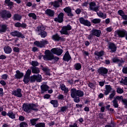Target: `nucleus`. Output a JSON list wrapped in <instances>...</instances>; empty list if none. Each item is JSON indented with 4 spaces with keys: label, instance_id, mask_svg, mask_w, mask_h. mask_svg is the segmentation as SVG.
<instances>
[{
    "label": "nucleus",
    "instance_id": "4c0bfd02",
    "mask_svg": "<svg viewBox=\"0 0 127 127\" xmlns=\"http://www.w3.org/2000/svg\"><path fill=\"white\" fill-rule=\"evenodd\" d=\"M101 20L100 18H95L91 20L92 23L93 24H99V23H101Z\"/></svg>",
    "mask_w": 127,
    "mask_h": 127
},
{
    "label": "nucleus",
    "instance_id": "de8ad7c7",
    "mask_svg": "<svg viewBox=\"0 0 127 127\" xmlns=\"http://www.w3.org/2000/svg\"><path fill=\"white\" fill-rule=\"evenodd\" d=\"M112 103L113 104V106L114 107V108H119V103H118V100L114 99L112 101Z\"/></svg>",
    "mask_w": 127,
    "mask_h": 127
},
{
    "label": "nucleus",
    "instance_id": "8fccbe9b",
    "mask_svg": "<svg viewBox=\"0 0 127 127\" xmlns=\"http://www.w3.org/2000/svg\"><path fill=\"white\" fill-rule=\"evenodd\" d=\"M118 14L120 15V16L122 17V18H123V17L124 16V15H125V12L124 11V10H119L118 11Z\"/></svg>",
    "mask_w": 127,
    "mask_h": 127
},
{
    "label": "nucleus",
    "instance_id": "338daca9",
    "mask_svg": "<svg viewBox=\"0 0 127 127\" xmlns=\"http://www.w3.org/2000/svg\"><path fill=\"white\" fill-rule=\"evenodd\" d=\"M69 127H79L78 126V123H75L73 124V125H69Z\"/></svg>",
    "mask_w": 127,
    "mask_h": 127
},
{
    "label": "nucleus",
    "instance_id": "bb28decb",
    "mask_svg": "<svg viewBox=\"0 0 127 127\" xmlns=\"http://www.w3.org/2000/svg\"><path fill=\"white\" fill-rule=\"evenodd\" d=\"M34 45L35 46L39 47V48H43L44 47V44L42 43V42H39L38 41H36L34 42Z\"/></svg>",
    "mask_w": 127,
    "mask_h": 127
},
{
    "label": "nucleus",
    "instance_id": "58836bf2",
    "mask_svg": "<svg viewBox=\"0 0 127 127\" xmlns=\"http://www.w3.org/2000/svg\"><path fill=\"white\" fill-rule=\"evenodd\" d=\"M23 81L24 84H28L30 81V77L24 75Z\"/></svg>",
    "mask_w": 127,
    "mask_h": 127
},
{
    "label": "nucleus",
    "instance_id": "20e7f679",
    "mask_svg": "<svg viewBox=\"0 0 127 127\" xmlns=\"http://www.w3.org/2000/svg\"><path fill=\"white\" fill-rule=\"evenodd\" d=\"M45 27L43 26H38L37 27V31L38 35H40L41 38H45L47 36V32L45 31Z\"/></svg>",
    "mask_w": 127,
    "mask_h": 127
},
{
    "label": "nucleus",
    "instance_id": "f03ea898",
    "mask_svg": "<svg viewBox=\"0 0 127 127\" xmlns=\"http://www.w3.org/2000/svg\"><path fill=\"white\" fill-rule=\"evenodd\" d=\"M22 109L24 112L27 113V114L31 113L32 111L38 112L37 105L34 103H24L22 105Z\"/></svg>",
    "mask_w": 127,
    "mask_h": 127
},
{
    "label": "nucleus",
    "instance_id": "f3484780",
    "mask_svg": "<svg viewBox=\"0 0 127 127\" xmlns=\"http://www.w3.org/2000/svg\"><path fill=\"white\" fill-rule=\"evenodd\" d=\"M117 33L119 37L123 38L124 37H126V35L127 34V31L125 29L117 30Z\"/></svg>",
    "mask_w": 127,
    "mask_h": 127
},
{
    "label": "nucleus",
    "instance_id": "39448f33",
    "mask_svg": "<svg viewBox=\"0 0 127 127\" xmlns=\"http://www.w3.org/2000/svg\"><path fill=\"white\" fill-rule=\"evenodd\" d=\"M69 30H72V26L70 24H67L66 26H63L60 32L62 35L69 36V33L68 32Z\"/></svg>",
    "mask_w": 127,
    "mask_h": 127
},
{
    "label": "nucleus",
    "instance_id": "dca6fc26",
    "mask_svg": "<svg viewBox=\"0 0 127 127\" xmlns=\"http://www.w3.org/2000/svg\"><path fill=\"white\" fill-rule=\"evenodd\" d=\"M71 59H72V58L69 53V51H66L64 55L63 60L65 62H69Z\"/></svg>",
    "mask_w": 127,
    "mask_h": 127
},
{
    "label": "nucleus",
    "instance_id": "cd10ccee",
    "mask_svg": "<svg viewBox=\"0 0 127 127\" xmlns=\"http://www.w3.org/2000/svg\"><path fill=\"white\" fill-rule=\"evenodd\" d=\"M13 20L15 21L18 20V21H20L21 20V18H22V16L19 15V14H14L13 16Z\"/></svg>",
    "mask_w": 127,
    "mask_h": 127
},
{
    "label": "nucleus",
    "instance_id": "a18cd8bd",
    "mask_svg": "<svg viewBox=\"0 0 127 127\" xmlns=\"http://www.w3.org/2000/svg\"><path fill=\"white\" fill-rule=\"evenodd\" d=\"M120 83L127 86V76H125L124 79L123 78H122Z\"/></svg>",
    "mask_w": 127,
    "mask_h": 127
},
{
    "label": "nucleus",
    "instance_id": "9d476101",
    "mask_svg": "<svg viewBox=\"0 0 127 127\" xmlns=\"http://www.w3.org/2000/svg\"><path fill=\"white\" fill-rule=\"evenodd\" d=\"M64 11L66 13V15L69 17V18H72L74 16V14L72 11V8L70 6L65 7L64 8Z\"/></svg>",
    "mask_w": 127,
    "mask_h": 127
},
{
    "label": "nucleus",
    "instance_id": "a878e982",
    "mask_svg": "<svg viewBox=\"0 0 127 127\" xmlns=\"http://www.w3.org/2000/svg\"><path fill=\"white\" fill-rule=\"evenodd\" d=\"M6 30H7V26L6 24L1 25L0 29V33H5Z\"/></svg>",
    "mask_w": 127,
    "mask_h": 127
},
{
    "label": "nucleus",
    "instance_id": "6e6552de",
    "mask_svg": "<svg viewBox=\"0 0 127 127\" xmlns=\"http://www.w3.org/2000/svg\"><path fill=\"white\" fill-rule=\"evenodd\" d=\"M51 53L60 56L63 53V50L60 48H54L51 50Z\"/></svg>",
    "mask_w": 127,
    "mask_h": 127
},
{
    "label": "nucleus",
    "instance_id": "0eeeda50",
    "mask_svg": "<svg viewBox=\"0 0 127 127\" xmlns=\"http://www.w3.org/2000/svg\"><path fill=\"white\" fill-rule=\"evenodd\" d=\"M109 70L105 67L101 66L97 69V73H98L99 76H105L108 74Z\"/></svg>",
    "mask_w": 127,
    "mask_h": 127
},
{
    "label": "nucleus",
    "instance_id": "e433bc0d",
    "mask_svg": "<svg viewBox=\"0 0 127 127\" xmlns=\"http://www.w3.org/2000/svg\"><path fill=\"white\" fill-rule=\"evenodd\" d=\"M51 5H53L54 7H60V4H59V2H58V1L57 0H55L54 2H51Z\"/></svg>",
    "mask_w": 127,
    "mask_h": 127
},
{
    "label": "nucleus",
    "instance_id": "a211bd4d",
    "mask_svg": "<svg viewBox=\"0 0 127 127\" xmlns=\"http://www.w3.org/2000/svg\"><path fill=\"white\" fill-rule=\"evenodd\" d=\"M41 88V92L40 93V95H42L45 93V92H47L48 90H49V86L47 84H42L40 86Z\"/></svg>",
    "mask_w": 127,
    "mask_h": 127
},
{
    "label": "nucleus",
    "instance_id": "2eb2a0df",
    "mask_svg": "<svg viewBox=\"0 0 127 127\" xmlns=\"http://www.w3.org/2000/svg\"><path fill=\"white\" fill-rule=\"evenodd\" d=\"M108 48L111 50L112 53H114L117 51V46L113 42L108 43Z\"/></svg>",
    "mask_w": 127,
    "mask_h": 127
},
{
    "label": "nucleus",
    "instance_id": "5701e85b",
    "mask_svg": "<svg viewBox=\"0 0 127 127\" xmlns=\"http://www.w3.org/2000/svg\"><path fill=\"white\" fill-rule=\"evenodd\" d=\"M41 68L42 71L46 73L47 76H50V69H49L47 66H44L43 65H41Z\"/></svg>",
    "mask_w": 127,
    "mask_h": 127
},
{
    "label": "nucleus",
    "instance_id": "a19ab883",
    "mask_svg": "<svg viewBox=\"0 0 127 127\" xmlns=\"http://www.w3.org/2000/svg\"><path fill=\"white\" fill-rule=\"evenodd\" d=\"M97 14L99 17H101V18H103V19H105V18H107V15L105 14H104V13L103 12H97Z\"/></svg>",
    "mask_w": 127,
    "mask_h": 127
},
{
    "label": "nucleus",
    "instance_id": "052dcab7",
    "mask_svg": "<svg viewBox=\"0 0 127 127\" xmlns=\"http://www.w3.org/2000/svg\"><path fill=\"white\" fill-rule=\"evenodd\" d=\"M117 92L118 94H123L124 93V90L122 89L121 87L117 88Z\"/></svg>",
    "mask_w": 127,
    "mask_h": 127
},
{
    "label": "nucleus",
    "instance_id": "6ab92c4d",
    "mask_svg": "<svg viewBox=\"0 0 127 127\" xmlns=\"http://www.w3.org/2000/svg\"><path fill=\"white\" fill-rule=\"evenodd\" d=\"M15 27L23 28V29H26L27 27V25L25 23H20L19 22H17L14 24Z\"/></svg>",
    "mask_w": 127,
    "mask_h": 127
},
{
    "label": "nucleus",
    "instance_id": "49530a36",
    "mask_svg": "<svg viewBox=\"0 0 127 127\" xmlns=\"http://www.w3.org/2000/svg\"><path fill=\"white\" fill-rule=\"evenodd\" d=\"M4 3L7 4L8 6H11L13 5V2L10 1V0H5Z\"/></svg>",
    "mask_w": 127,
    "mask_h": 127
},
{
    "label": "nucleus",
    "instance_id": "f257e3e1",
    "mask_svg": "<svg viewBox=\"0 0 127 127\" xmlns=\"http://www.w3.org/2000/svg\"><path fill=\"white\" fill-rule=\"evenodd\" d=\"M71 97L73 99L74 103H80V98L84 96V91L74 88H71L70 90Z\"/></svg>",
    "mask_w": 127,
    "mask_h": 127
},
{
    "label": "nucleus",
    "instance_id": "603ef678",
    "mask_svg": "<svg viewBox=\"0 0 127 127\" xmlns=\"http://www.w3.org/2000/svg\"><path fill=\"white\" fill-rule=\"evenodd\" d=\"M30 75H31V69L28 68L24 76H26L27 77H30Z\"/></svg>",
    "mask_w": 127,
    "mask_h": 127
},
{
    "label": "nucleus",
    "instance_id": "864d4df0",
    "mask_svg": "<svg viewBox=\"0 0 127 127\" xmlns=\"http://www.w3.org/2000/svg\"><path fill=\"white\" fill-rule=\"evenodd\" d=\"M91 33H90L89 35H87L88 36H86V37L88 40H92V39L94 38V34L92 32Z\"/></svg>",
    "mask_w": 127,
    "mask_h": 127
},
{
    "label": "nucleus",
    "instance_id": "e2e57ef3",
    "mask_svg": "<svg viewBox=\"0 0 127 127\" xmlns=\"http://www.w3.org/2000/svg\"><path fill=\"white\" fill-rule=\"evenodd\" d=\"M8 77V75L7 74H3L1 75V78L3 79V80H7V77Z\"/></svg>",
    "mask_w": 127,
    "mask_h": 127
},
{
    "label": "nucleus",
    "instance_id": "b1692460",
    "mask_svg": "<svg viewBox=\"0 0 127 127\" xmlns=\"http://www.w3.org/2000/svg\"><path fill=\"white\" fill-rule=\"evenodd\" d=\"M105 89L106 90H105L104 94L106 96H108V95H109V94L111 93L112 90V86H111V85H106Z\"/></svg>",
    "mask_w": 127,
    "mask_h": 127
},
{
    "label": "nucleus",
    "instance_id": "37998d69",
    "mask_svg": "<svg viewBox=\"0 0 127 127\" xmlns=\"http://www.w3.org/2000/svg\"><path fill=\"white\" fill-rule=\"evenodd\" d=\"M36 75L34 74L31 76H30V83H34L35 81H36Z\"/></svg>",
    "mask_w": 127,
    "mask_h": 127
},
{
    "label": "nucleus",
    "instance_id": "3c124183",
    "mask_svg": "<svg viewBox=\"0 0 127 127\" xmlns=\"http://www.w3.org/2000/svg\"><path fill=\"white\" fill-rule=\"evenodd\" d=\"M19 127H28V124L25 122H22L20 123Z\"/></svg>",
    "mask_w": 127,
    "mask_h": 127
},
{
    "label": "nucleus",
    "instance_id": "c9c22d12",
    "mask_svg": "<svg viewBox=\"0 0 127 127\" xmlns=\"http://www.w3.org/2000/svg\"><path fill=\"white\" fill-rule=\"evenodd\" d=\"M74 70H76L77 71L79 70H81V68H82V64H81L80 63H76L74 65Z\"/></svg>",
    "mask_w": 127,
    "mask_h": 127
},
{
    "label": "nucleus",
    "instance_id": "c03bdc74",
    "mask_svg": "<svg viewBox=\"0 0 127 127\" xmlns=\"http://www.w3.org/2000/svg\"><path fill=\"white\" fill-rule=\"evenodd\" d=\"M32 66L31 67H37L39 65V63L37 61H32L31 63Z\"/></svg>",
    "mask_w": 127,
    "mask_h": 127
},
{
    "label": "nucleus",
    "instance_id": "4d7b16f0",
    "mask_svg": "<svg viewBox=\"0 0 127 127\" xmlns=\"http://www.w3.org/2000/svg\"><path fill=\"white\" fill-rule=\"evenodd\" d=\"M116 96V90H113L112 93L109 95V99H114V97Z\"/></svg>",
    "mask_w": 127,
    "mask_h": 127
},
{
    "label": "nucleus",
    "instance_id": "c756f323",
    "mask_svg": "<svg viewBox=\"0 0 127 127\" xmlns=\"http://www.w3.org/2000/svg\"><path fill=\"white\" fill-rule=\"evenodd\" d=\"M60 88L62 91H64V94H68V92H69V89L66 87V86L63 84L60 85Z\"/></svg>",
    "mask_w": 127,
    "mask_h": 127
},
{
    "label": "nucleus",
    "instance_id": "f704fd0d",
    "mask_svg": "<svg viewBox=\"0 0 127 127\" xmlns=\"http://www.w3.org/2000/svg\"><path fill=\"white\" fill-rule=\"evenodd\" d=\"M50 103L53 105L54 108H57L59 106V103H58V100H52Z\"/></svg>",
    "mask_w": 127,
    "mask_h": 127
},
{
    "label": "nucleus",
    "instance_id": "7ed1b4c3",
    "mask_svg": "<svg viewBox=\"0 0 127 127\" xmlns=\"http://www.w3.org/2000/svg\"><path fill=\"white\" fill-rule=\"evenodd\" d=\"M45 55L44 57V59H46L47 61H52L54 60V62L57 63V62L60 60L59 57L54 56V54H52L50 50H47L45 51Z\"/></svg>",
    "mask_w": 127,
    "mask_h": 127
},
{
    "label": "nucleus",
    "instance_id": "4468645a",
    "mask_svg": "<svg viewBox=\"0 0 127 127\" xmlns=\"http://www.w3.org/2000/svg\"><path fill=\"white\" fill-rule=\"evenodd\" d=\"M52 40H54V41H58V42H59L60 41H64V38L60 37L58 33H56L55 34L53 35L52 36Z\"/></svg>",
    "mask_w": 127,
    "mask_h": 127
},
{
    "label": "nucleus",
    "instance_id": "ddd939ff",
    "mask_svg": "<svg viewBox=\"0 0 127 127\" xmlns=\"http://www.w3.org/2000/svg\"><path fill=\"white\" fill-rule=\"evenodd\" d=\"M96 5H97L96 2L93 1L90 2L89 3V8L90 10H93V11H95V12L99 11V6H96Z\"/></svg>",
    "mask_w": 127,
    "mask_h": 127
},
{
    "label": "nucleus",
    "instance_id": "f8f14e48",
    "mask_svg": "<svg viewBox=\"0 0 127 127\" xmlns=\"http://www.w3.org/2000/svg\"><path fill=\"white\" fill-rule=\"evenodd\" d=\"M22 90L20 88H17L16 90L12 92V95L17 97V98H21L22 97V93H21Z\"/></svg>",
    "mask_w": 127,
    "mask_h": 127
},
{
    "label": "nucleus",
    "instance_id": "680f3d73",
    "mask_svg": "<svg viewBox=\"0 0 127 127\" xmlns=\"http://www.w3.org/2000/svg\"><path fill=\"white\" fill-rule=\"evenodd\" d=\"M68 109V107L67 106H64L62 107L61 108V112H63V113H64V112H66Z\"/></svg>",
    "mask_w": 127,
    "mask_h": 127
},
{
    "label": "nucleus",
    "instance_id": "72a5a7b5",
    "mask_svg": "<svg viewBox=\"0 0 127 127\" xmlns=\"http://www.w3.org/2000/svg\"><path fill=\"white\" fill-rule=\"evenodd\" d=\"M94 54L96 56H98V57H102V56H104V51L102 50L100 52L98 51H95Z\"/></svg>",
    "mask_w": 127,
    "mask_h": 127
},
{
    "label": "nucleus",
    "instance_id": "09e8293b",
    "mask_svg": "<svg viewBox=\"0 0 127 127\" xmlns=\"http://www.w3.org/2000/svg\"><path fill=\"white\" fill-rule=\"evenodd\" d=\"M36 81L38 82H40L42 81V77H41V75H36Z\"/></svg>",
    "mask_w": 127,
    "mask_h": 127
},
{
    "label": "nucleus",
    "instance_id": "9b49d317",
    "mask_svg": "<svg viewBox=\"0 0 127 127\" xmlns=\"http://www.w3.org/2000/svg\"><path fill=\"white\" fill-rule=\"evenodd\" d=\"M54 21L56 22H59V23H62L64 21V13L61 12L58 15V18L54 19Z\"/></svg>",
    "mask_w": 127,
    "mask_h": 127
},
{
    "label": "nucleus",
    "instance_id": "ea45409f",
    "mask_svg": "<svg viewBox=\"0 0 127 127\" xmlns=\"http://www.w3.org/2000/svg\"><path fill=\"white\" fill-rule=\"evenodd\" d=\"M105 127H116V123L111 120V123H108V125H105Z\"/></svg>",
    "mask_w": 127,
    "mask_h": 127
},
{
    "label": "nucleus",
    "instance_id": "423d86ee",
    "mask_svg": "<svg viewBox=\"0 0 127 127\" xmlns=\"http://www.w3.org/2000/svg\"><path fill=\"white\" fill-rule=\"evenodd\" d=\"M12 15L9 11L6 10H2L1 11V18L4 20H7L8 18H10Z\"/></svg>",
    "mask_w": 127,
    "mask_h": 127
},
{
    "label": "nucleus",
    "instance_id": "473e14b6",
    "mask_svg": "<svg viewBox=\"0 0 127 127\" xmlns=\"http://www.w3.org/2000/svg\"><path fill=\"white\" fill-rule=\"evenodd\" d=\"M112 60L113 63H116V64H118V63H119V62H121V63H124L125 62L124 60H121L117 57L112 58Z\"/></svg>",
    "mask_w": 127,
    "mask_h": 127
},
{
    "label": "nucleus",
    "instance_id": "1a4fd4ad",
    "mask_svg": "<svg viewBox=\"0 0 127 127\" xmlns=\"http://www.w3.org/2000/svg\"><path fill=\"white\" fill-rule=\"evenodd\" d=\"M10 35L13 36L14 37H18V38H22V39H24L25 36L21 32L15 30L10 32Z\"/></svg>",
    "mask_w": 127,
    "mask_h": 127
},
{
    "label": "nucleus",
    "instance_id": "c85d7f7f",
    "mask_svg": "<svg viewBox=\"0 0 127 127\" xmlns=\"http://www.w3.org/2000/svg\"><path fill=\"white\" fill-rule=\"evenodd\" d=\"M3 50L5 54H10V53L12 52V49L8 46L4 47Z\"/></svg>",
    "mask_w": 127,
    "mask_h": 127
},
{
    "label": "nucleus",
    "instance_id": "0e129e2a",
    "mask_svg": "<svg viewBox=\"0 0 127 127\" xmlns=\"http://www.w3.org/2000/svg\"><path fill=\"white\" fill-rule=\"evenodd\" d=\"M14 52H16V53H19V48L18 47H14L13 49Z\"/></svg>",
    "mask_w": 127,
    "mask_h": 127
},
{
    "label": "nucleus",
    "instance_id": "bf43d9fd",
    "mask_svg": "<svg viewBox=\"0 0 127 127\" xmlns=\"http://www.w3.org/2000/svg\"><path fill=\"white\" fill-rule=\"evenodd\" d=\"M114 100H116V101L118 100L119 101H122L123 102V100H124V97H123V96H117L116 97L114 98Z\"/></svg>",
    "mask_w": 127,
    "mask_h": 127
},
{
    "label": "nucleus",
    "instance_id": "7c9ffc66",
    "mask_svg": "<svg viewBox=\"0 0 127 127\" xmlns=\"http://www.w3.org/2000/svg\"><path fill=\"white\" fill-rule=\"evenodd\" d=\"M7 116L10 118V119H12V120H14L15 119V114L12 112V111H9L7 113Z\"/></svg>",
    "mask_w": 127,
    "mask_h": 127
},
{
    "label": "nucleus",
    "instance_id": "79ce46f5",
    "mask_svg": "<svg viewBox=\"0 0 127 127\" xmlns=\"http://www.w3.org/2000/svg\"><path fill=\"white\" fill-rule=\"evenodd\" d=\"M29 17H32L33 19H34L35 20H36L37 19V16H36V14L34 13H29L28 14Z\"/></svg>",
    "mask_w": 127,
    "mask_h": 127
},
{
    "label": "nucleus",
    "instance_id": "69168bd1",
    "mask_svg": "<svg viewBox=\"0 0 127 127\" xmlns=\"http://www.w3.org/2000/svg\"><path fill=\"white\" fill-rule=\"evenodd\" d=\"M122 72L123 74H127V66L123 68Z\"/></svg>",
    "mask_w": 127,
    "mask_h": 127
},
{
    "label": "nucleus",
    "instance_id": "13d9d810",
    "mask_svg": "<svg viewBox=\"0 0 127 127\" xmlns=\"http://www.w3.org/2000/svg\"><path fill=\"white\" fill-rule=\"evenodd\" d=\"M79 21L81 24L84 25V23H85V21H86V19H85L84 17H81L79 18Z\"/></svg>",
    "mask_w": 127,
    "mask_h": 127
},
{
    "label": "nucleus",
    "instance_id": "5fc2aeb1",
    "mask_svg": "<svg viewBox=\"0 0 127 127\" xmlns=\"http://www.w3.org/2000/svg\"><path fill=\"white\" fill-rule=\"evenodd\" d=\"M83 25H84L85 26L90 27L91 25V22H90V21H89L88 20H86L84 22V23L83 24Z\"/></svg>",
    "mask_w": 127,
    "mask_h": 127
},
{
    "label": "nucleus",
    "instance_id": "393cba45",
    "mask_svg": "<svg viewBox=\"0 0 127 127\" xmlns=\"http://www.w3.org/2000/svg\"><path fill=\"white\" fill-rule=\"evenodd\" d=\"M30 69L33 74H39L40 73V69L37 66L31 67Z\"/></svg>",
    "mask_w": 127,
    "mask_h": 127
},
{
    "label": "nucleus",
    "instance_id": "774afa93",
    "mask_svg": "<svg viewBox=\"0 0 127 127\" xmlns=\"http://www.w3.org/2000/svg\"><path fill=\"white\" fill-rule=\"evenodd\" d=\"M123 104H124L125 105V107L126 108V107H127V99H125L124 100H123Z\"/></svg>",
    "mask_w": 127,
    "mask_h": 127
},
{
    "label": "nucleus",
    "instance_id": "6e6d98bb",
    "mask_svg": "<svg viewBox=\"0 0 127 127\" xmlns=\"http://www.w3.org/2000/svg\"><path fill=\"white\" fill-rule=\"evenodd\" d=\"M36 127H45V124L44 123L40 122L37 124Z\"/></svg>",
    "mask_w": 127,
    "mask_h": 127
},
{
    "label": "nucleus",
    "instance_id": "2f4dec72",
    "mask_svg": "<svg viewBox=\"0 0 127 127\" xmlns=\"http://www.w3.org/2000/svg\"><path fill=\"white\" fill-rule=\"evenodd\" d=\"M39 120V118H34L32 119H31L30 120V123L31 125V126H34L36 127V126L37 125V124H36V122H38Z\"/></svg>",
    "mask_w": 127,
    "mask_h": 127
},
{
    "label": "nucleus",
    "instance_id": "412c9836",
    "mask_svg": "<svg viewBox=\"0 0 127 127\" xmlns=\"http://www.w3.org/2000/svg\"><path fill=\"white\" fill-rule=\"evenodd\" d=\"M15 79H22V77L24 76L23 72H20L19 70L16 71V74H15Z\"/></svg>",
    "mask_w": 127,
    "mask_h": 127
},
{
    "label": "nucleus",
    "instance_id": "4be33fe9",
    "mask_svg": "<svg viewBox=\"0 0 127 127\" xmlns=\"http://www.w3.org/2000/svg\"><path fill=\"white\" fill-rule=\"evenodd\" d=\"M45 13L48 16L53 17L54 14H55V11L53 10H51V9H47L45 11Z\"/></svg>",
    "mask_w": 127,
    "mask_h": 127
},
{
    "label": "nucleus",
    "instance_id": "aec40b11",
    "mask_svg": "<svg viewBox=\"0 0 127 127\" xmlns=\"http://www.w3.org/2000/svg\"><path fill=\"white\" fill-rule=\"evenodd\" d=\"M91 32L92 33L94 36H96V37H100L102 33V31H101L100 30L93 29L92 30H91Z\"/></svg>",
    "mask_w": 127,
    "mask_h": 127
}]
</instances>
